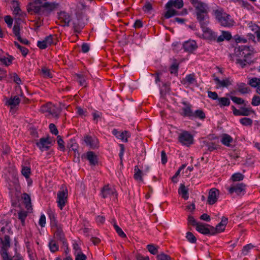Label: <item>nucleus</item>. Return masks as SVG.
<instances>
[{"label": "nucleus", "instance_id": "f257e3e1", "mask_svg": "<svg viewBox=\"0 0 260 260\" xmlns=\"http://www.w3.org/2000/svg\"><path fill=\"white\" fill-rule=\"evenodd\" d=\"M253 50L249 47L241 45L235 47V57L237 64L241 68H244L251 62V55Z\"/></svg>", "mask_w": 260, "mask_h": 260}, {"label": "nucleus", "instance_id": "f03ea898", "mask_svg": "<svg viewBox=\"0 0 260 260\" xmlns=\"http://www.w3.org/2000/svg\"><path fill=\"white\" fill-rule=\"evenodd\" d=\"M58 7V4L55 2H45L42 4L41 0H35L33 3H30L28 10L39 14L48 15Z\"/></svg>", "mask_w": 260, "mask_h": 260}, {"label": "nucleus", "instance_id": "7ed1b4c3", "mask_svg": "<svg viewBox=\"0 0 260 260\" xmlns=\"http://www.w3.org/2000/svg\"><path fill=\"white\" fill-rule=\"evenodd\" d=\"M195 8L197 19L200 22L207 21L209 7L208 5L198 0H190Z\"/></svg>", "mask_w": 260, "mask_h": 260}, {"label": "nucleus", "instance_id": "20e7f679", "mask_svg": "<svg viewBox=\"0 0 260 260\" xmlns=\"http://www.w3.org/2000/svg\"><path fill=\"white\" fill-rule=\"evenodd\" d=\"M214 13L216 19L222 26L230 27L235 25V22L231 16L224 12L222 9L216 10Z\"/></svg>", "mask_w": 260, "mask_h": 260}, {"label": "nucleus", "instance_id": "39448f33", "mask_svg": "<svg viewBox=\"0 0 260 260\" xmlns=\"http://www.w3.org/2000/svg\"><path fill=\"white\" fill-rule=\"evenodd\" d=\"M183 0H169L166 5L167 11L165 14V17L168 19L178 15L177 11L174 8L180 9L183 7Z\"/></svg>", "mask_w": 260, "mask_h": 260}, {"label": "nucleus", "instance_id": "423d86ee", "mask_svg": "<svg viewBox=\"0 0 260 260\" xmlns=\"http://www.w3.org/2000/svg\"><path fill=\"white\" fill-rule=\"evenodd\" d=\"M203 31V37L204 39L210 41H214L217 38V34L210 28L207 27L209 21H205L200 23Z\"/></svg>", "mask_w": 260, "mask_h": 260}, {"label": "nucleus", "instance_id": "0eeeda50", "mask_svg": "<svg viewBox=\"0 0 260 260\" xmlns=\"http://www.w3.org/2000/svg\"><path fill=\"white\" fill-rule=\"evenodd\" d=\"M16 91L17 95H15L10 99H6V105L10 107L11 109L16 108L19 104L20 100L19 96H23V93L19 86L16 87Z\"/></svg>", "mask_w": 260, "mask_h": 260}, {"label": "nucleus", "instance_id": "6e6552de", "mask_svg": "<svg viewBox=\"0 0 260 260\" xmlns=\"http://www.w3.org/2000/svg\"><path fill=\"white\" fill-rule=\"evenodd\" d=\"M68 200V191L67 189H62L57 193L56 203L57 206L62 210Z\"/></svg>", "mask_w": 260, "mask_h": 260}, {"label": "nucleus", "instance_id": "1a4fd4ad", "mask_svg": "<svg viewBox=\"0 0 260 260\" xmlns=\"http://www.w3.org/2000/svg\"><path fill=\"white\" fill-rule=\"evenodd\" d=\"M42 111L46 112L48 115H51L53 117L57 118L60 112L59 107L52 105L51 103L47 104L46 106L42 107Z\"/></svg>", "mask_w": 260, "mask_h": 260}, {"label": "nucleus", "instance_id": "9d476101", "mask_svg": "<svg viewBox=\"0 0 260 260\" xmlns=\"http://www.w3.org/2000/svg\"><path fill=\"white\" fill-rule=\"evenodd\" d=\"M51 228L54 231L55 235L57 239L65 244L64 234L62 230V225L58 223L57 220L52 219Z\"/></svg>", "mask_w": 260, "mask_h": 260}, {"label": "nucleus", "instance_id": "9b49d317", "mask_svg": "<svg viewBox=\"0 0 260 260\" xmlns=\"http://www.w3.org/2000/svg\"><path fill=\"white\" fill-rule=\"evenodd\" d=\"M178 141L182 145L188 146L193 143V137L188 132L183 131L179 135Z\"/></svg>", "mask_w": 260, "mask_h": 260}, {"label": "nucleus", "instance_id": "f8f14e48", "mask_svg": "<svg viewBox=\"0 0 260 260\" xmlns=\"http://www.w3.org/2000/svg\"><path fill=\"white\" fill-rule=\"evenodd\" d=\"M101 195L103 198H112L115 199L116 198L117 194L115 189L112 186H105L101 191Z\"/></svg>", "mask_w": 260, "mask_h": 260}, {"label": "nucleus", "instance_id": "ddd939ff", "mask_svg": "<svg viewBox=\"0 0 260 260\" xmlns=\"http://www.w3.org/2000/svg\"><path fill=\"white\" fill-rule=\"evenodd\" d=\"M55 44V38L52 35L46 37L43 40L38 41L37 42L38 47L41 49H44L47 47Z\"/></svg>", "mask_w": 260, "mask_h": 260}, {"label": "nucleus", "instance_id": "4468645a", "mask_svg": "<svg viewBox=\"0 0 260 260\" xmlns=\"http://www.w3.org/2000/svg\"><path fill=\"white\" fill-rule=\"evenodd\" d=\"M84 141L86 146L90 148L94 149L99 147V142L98 138L93 136L86 135L84 137Z\"/></svg>", "mask_w": 260, "mask_h": 260}, {"label": "nucleus", "instance_id": "2eb2a0df", "mask_svg": "<svg viewBox=\"0 0 260 260\" xmlns=\"http://www.w3.org/2000/svg\"><path fill=\"white\" fill-rule=\"evenodd\" d=\"M181 83L186 87L196 85L197 84V80L194 74H190L187 75L184 78L181 80Z\"/></svg>", "mask_w": 260, "mask_h": 260}, {"label": "nucleus", "instance_id": "dca6fc26", "mask_svg": "<svg viewBox=\"0 0 260 260\" xmlns=\"http://www.w3.org/2000/svg\"><path fill=\"white\" fill-rule=\"evenodd\" d=\"M230 193H235L238 195L241 194L245 191V185L243 183L233 184L231 187L227 188Z\"/></svg>", "mask_w": 260, "mask_h": 260}, {"label": "nucleus", "instance_id": "f3484780", "mask_svg": "<svg viewBox=\"0 0 260 260\" xmlns=\"http://www.w3.org/2000/svg\"><path fill=\"white\" fill-rule=\"evenodd\" d=\"M219 195V191L218 189L213 188L210 189L208 198V202L210 205L215 203Z\"/></svg>", "mask_w": 260, "mask_h": 260}, {"label": "nucleus", "instance_id": "a211bd4d", "mask_svg": "<svg viewBox=\"0 0 260 260\" xmlns=\"http://www.w3.org/2000/svg\"><path fill=\"white\" fill-rule=\"evenodd\" d=\"M112 134L117 139L124 142H127L128 138L130 136V135L127 131L120 132L116 129H113L112 131Z\"/></svg>", "mask_w": 260, "mask_h": 260}, {"label": "nucleus", "instance_id": "6ab92c4d", "mask_svg": "<svg viewBox=\"0 0 260 260\" xmlns=\"http://www.w3.org/2000/svg\"><path fill=\"white\" fill-rule=\"evenodd\" d=\"M58 19L63 26H69L71 20V16L65 12H61L58 14Z\"/></svg>", "mask_w": 260, "mask_h": 260}, {"label": "nucleus", "instance_id": "aec40b11", "mask_svg": "<svg viewBox=\"0 0 260 260\" xmlns=\"http://www.w3.org/2000/svg\"><path fill=\"white\" fill-rule=\"evenodd\" d=\"M51 140L49 138H41L37 143V146L41 151L47 150L50 146Z\"/></svg>", "mask_w": 260, "mask_h": 260}, {"label": "nucleus", "instance_id": "412c9836", "mask_svg": "<svg viewBox=\"0 0 260 260\" xmlns=\"http://www.w3.org/2000/svg\"><path fill=\"white\" fill-rule=\"evenodd\" d=\"M0 242L2 244L1 254L3 257L4 253H8L7 251L10 246V238L8 236H5L4 239L0 238Z\"/></svg>", "mask_w": 260, "mask_h": 260}, {"label": "nucleus", "instance_id": "4be33fe9", "mask_svg": "<svg viewBox=\"0 0 260 260\" xmlns=\"http://www.w3.org/2000/svg\"><path fill=\"white\" fill-rule=\"evenodd\" d=\"M183 47L185 51L189 52L193 51L198 47L196 42L193 40L185 42L183 44Z\"/></svg>", "mask_w": 260, "mask_h": 260}, {"label": "nucleus", "instance_id": "5701e85b", "mask_svg": "<svg viewBox=\"0 0 260 260\" xmlns=\"http://www.w3.org/2000/svg\"><path fill=\"white\" fill-rule=\"evenodd\" d=\"M209 226V225H205L201 223H199L197 224L196 226V230L204 235L211 234L212 235V229H210L208 228L207 226Z\"/></svg>", "mask_w": 260, "mask_h": 260}, {"label": "nucleus", "instance_id": "b1692460", "mask_svg": "<svg viewBox=\"0 0 260 260\" xmlns=\"http://www.w3.org/2000/svg\"><path fill=\"white\" fill-rule=\"evenodd\" d=\"M215 83L219 87H226L231 84V82L228 78L220 80L218 77L214 76Z\"/></svg>", "mask_w": 260, "mask_h": 260}, {"label": "nucleus", "instance_id": "393cba45", "mask_svg": "<svg viewBox=\"0 0 260 260\" xmlns=\"http://www.w3.org/2000/svg\"><path fill=\"white\" fill-rule=\"evenodd\" d=\"M30 173V168L29 167L27 166H22L21 174L26 178L28 185H30L32 182L31 179L29 178Z\"/></svg>", "mask_w": 260, "mask_h": 260}, {"label": "nucleus", "instance_id": "a878e982", "mask_svg": "<svg viewBox=\"0 0 260 260\" xmlns=\"http://www.w3.org/2000/svg\"><path fill=\"white\" fill-rule=\"evenodd\" d=\"M134 178L139 182H143V176L145 175L144 172L140 170L138 166H135L134 169Z\"/></svg>", "mask_w": 260, "mask_h": 260}, {"label": "nucleus", "instance_id": "bb28decb", "mask_svg": "<svg viewBox=\"0 0 260 260\" xmlns=\"http://www.w3.org/2000/svg\"><path fill=\"white\" fill-rule=\"evenodd\" d=\"M183 104L185 106L182 108L181 115L192 119L193 111L191 109L190 106L186 104L185 103H183Z\"/></svg>", "mask_w": 260, "mask_h": 260}, {"label": "nucleus", "instance_id": "cd10ccee", "mask_svg": "<svg viewBox=\"0 0 260 260\" xmlns=\"http://www.w3.org/2000/svg\"><path fill=\"white\" fill-rule=\"evenodd\" d=\"M232 38V35L228 31H222L221 35L217 37L215 40H216L217 42L220 43L224 40H230Z\"/></svg>", "mask_w": 260, "mask_h": 260}, {"label": "nucleus", "instance_id": "c85d7f7f", "mask_svg": "<svg viewBox=\"0 0 260 260\" xmlns=\"http://www.w3.org/2000/svg\"><path fill=\"white\" fill-rule=\"evenodd\" d=\"M86 157L91 165H95L98 163V157L92 151H88L86 154Z\"/></svg>", "mask_w": 260, "mask_h": 260}, {"label": "nucleus", "instance_id": "c756f323", "mask_svg": "<svg viewBox=\"0 0 260 260\" xmlns=\"http://www.w3.org/2000/svg\"><path fill=\"white\" fill-rule=\"evenodd\" d=\"M233 140V138L228 134H224L221 136V142L226 146H230Z\"/></svg>", "mask_w": 260, "mask_h": 260}, {"label": "nucleus", "instance_id": "7c9ffc66", "mask_svg": "<svg viewBox=\"0 0 260 260\" xmlns=\"http://www.w3.org/2000/svg\"><path fill=\"white\" fill-rule=\"evenodd\" d=\"M178 193L184 200L188 199V189L183 184H181L178 189Z\"/></svg>", "mask_w": 260, "mask_h": 260}, {"label": "nucleus", "instance_id": "2f4dec72", "mask_svg": "<svg viewBox=\"0 0 260 260\" xmlns=\"http://www.w3.org/2000/svg\"><path fill=\"white\" fill-rule=\"evenodd\" d=\"M48 246L49 249L52 252H55L58 250L59 247L57 244L56 241L55 240L51 239L50 240L48 243Z\"/></svg>", "mask_w": 260, "mask_h": 260}, {"label": "nucleus", "instance_id": "473e14b6", "mask_svg": "<svg viewBox=\"0 0 260 260\" xmlns=\"http://www.w3.org/2000/svg\"><path fill=\"white\" fill-rule=\"evenodd\" d=\"M218 104L220 107L228 106L230 104V101L228 98L223 97L218 99Z\"/></svg>", "mask_w": 260, "mask_h": 260}, {"label": "nucleus", "instance_id": "72a5a7b5", "mask_svg": "<svg viewBox=\"0 0 260 260\" xmlns=\"http://www.w3.org/2000/svg\"><path fill=\"white\" fill-rule=\"evenodd\" d=\"M247 27L249 30H251L256 34V35L260 31V28L255 24L250 22L247 24Z\"/></svg>", "mask_w": 260, "mask_h": 260}, {"label": "nucleus", "instance_id": "f704fd0d", "mask_svg": "<svg viewBox=\"0 0 260 260\" xmlns=\"http://www.w3.org/2000/svg\"><path fill=\"white\" fill-rule=\"evenodd\" d=\"M225 226L221 224L220 222L219 223L215 229L211 226L212 229V235H214L217 233H220L223 232L225 229Z\"/></svg>", "mask_w": 260, "mask_h": 260}, {"label": "nucleus", "instance_id": "c9c22d12", "mask_svg": "<svg viewBox=\"0 0 260 260\" xmlns=\"http://www.w3.org/2000/svg\"><path fill=\"white\" fill-rule=\"evenodd\" d=\"M13 32L17 39H20V27L19 23L16 22L13 28Z\"/></svg>", "mask_w": 260, "mask_h": 260}, {"label": "nucleus", "instance_id": "e433bc0d", "mask_svg": "<svg viewBox=\"0 0 260 260\" xmlns=\"http://www.w3.org/2000/svg\"><path fill=\"white\" fill-rule=\"evenodd\" d=\"M13 5V14L16 15H21V10L19 6V4L17 1H13L12 3Z\"/></svg>", "mask_w": 260, "mask_h": 260}, {"label": "nucleus", "instance_id": "4c0bfd02", "mask_svg": "<svg viewBox=\"0 0 260 260\" xmlns=\"http://www.w3.org/2000/svg\"><path fill=\"white\" fill-rule=\"evenodd\" d=\"M205 117V114L201 110H197L195 112H193L192 119L198 118L203 119Z\"/></svg>", "mask_w": 260, "mask_h": 260}, {"label": "nucleus", "instance_id": "58836bf2", "mask_svg": "<svg viewBox=\"0 0 260 260\" xmlns=\"http://www.w3.org/2000/svg\"><path fill=\"white\" fill-rule=\"evenodd\" d=\"M41 75L44 78H52V75L49 69L43 67L41 69Z\"/></svg>", "mask_w": 260, "mask_h": 260}, {"label": "nucleus", "instance_id": "ea45409f", "mask_svg": "<svg viewBox=\"0 0 260 260\" xmlns=\"http://www.w3.org/2000/svg\"><path fill=\"white\" fill-rule=\"evenodd\" d=\"M249 84L251 87L257 88L260 85V78H251L249 80Z\"/></svg>", "mask_w": 260, "mask_h": 260}, {"label": "nucleus", "instance_id": "a19ab883", "mask_svg": "<svg viewBox=\"0 0 260 260\" xmlns=\"http://www.w3.org/2000/svg\"><path fill=\"white\" fill-rule=\"evenodd\" d=\"M77 77V80L78 82L80 83V84L83 86H86V78L85 76L83 74H78L76 75Z\"/></svg>", "mask_w": 260, "mask_h": 260}, {"label": "nucleus", "instance_id": "79ce46f5", "mask_svg": "<svg viewBox=\"0 0 260 260\" xmlns=\"http://www.w3.org/2000/svg\"><path fill=\"white\" fill-rule=\"evenodd\" d=\"M27 215V213L24 211H21L18 213V219L21 220L22 225L25 224V220Z\"/></svg>", "mask_w": 260, "mask_h": 260}, {"label": "nucleus", "instance_id": "37998d69", "mask_svg": "<svg viewBox=\"0 0 260 260\" xmlns=\"http://www.w3.org/2000/svg\"><path fill=\"white\" fill-rule=\"evenodd\" d=\"M10 189H12L13 188H15L16 189H18L19 188L18 179L16 177H14L12 181L9 183Z\"/></svg>", "mask_w": 260, "mask_h": 260}, {"label": "nucleus", "instance_id": "c03bdc74", "mask_svg": "<svg viewBox=\"0 0 260 260\" xmlns=\"http://www.w3.org/2000/svg\"><path fill=\"white\" fill-rule=\"evenodd\" d=\"M186 238L191 243H195L197 241L196 237L191 232H188L186 234Z\"/></svg>", "mask_w": 260, "mask_h": 260}, {"label": "nucleus", "instance_id": "a18cd8bd", "mask_svg": "<svg viewBox=\"0 0 260 260\" xmlns=\"http://www.w3.org/2000/svg\"><path fill=\"white\" fill-rule=\"evenodd\" d=\"M15 46L20 50L21 53L24 56H25L28 53V49L24 47L21 46L18 42H15Z\"/></svg>", "mask_w": 260, "mask_h": 260}, {"label": "nucleus", "instance_id": "49530a36", "mask_svg": "<svg viewBox=\"0 0 260 260\" xmlns=\"http://www.w3.org/2000/svg\"><path fill=\"white\" fill-rule=\"evenodd\" d=\"M3 260H23L22 258L20 255H16L13 256L11 258H9L8 253L5 252L3 254Z\"/></svg>", "mask_w": 260, "mask_h": 260}, {"label": "nucleus", "instance_id": "de8ad7c7", "mask_svg": "<svg viewBox=\"0 0 260 260\" xmlns=\"http://www.w3.org/2000/svg\"><path fill=\"white\" fill-rule=\"evenodd\" d=\"M178 69V64L177 62H174L170 68V72L172 74L177 75Z\"/></svg>", "mask_w": 260, "mask_h": 260}, {"label": "nucleus", "instance_id": "09e8293b", "mask_svg": "<svg viewBox=\"0 0 260 260\" xmlns=\"http://www.w3.org/2000/svg\"><path fill=\"white\" fill-rule=\"evenodd\" d=\"M148 251L152 254L155 255L158 252L157 247L153 244H149L147 246Z\"/></svg>", "mask_w": 260, "mask_h": 260}, {"label": "nucleus", "instance_id": "8fccbe9b", "mask_svg": "<svg viewBox=\"0 0 260 260\" xmlns=\"http://www.w3.org/2000/svg\"><path fill=\"white\" fill-rule=\"evenodd\" d=\"M240 122L243 125L248 126L252 124V120L249 118H243L240 120Z\"/></svg>", "mask_w": 260, "mask_h": 260}, {"label": "nucleus", "instance_id": "3c124183", "mask_svg": "<svg viewBox=\"0 0 260 260\" xmlns=\"http://www.w3.org/2000/svg\"><path fill=\"white\" fill-rule=\"evenodd\" d=\"M57 142L59 146V149L61 151H64L65 149L64 142L60 136H57Z\"/></svg>", "mask_w": 260, "mask_h": 260}, {"label": "nucleus", "instance_id": "603ef678", "mask_svg": "<svg viewBox=\"0 0 260 260\" xmlns=\"http://www.w3.org/2000/svg\"><path fill=\"white\" fill-rule=\"evenodd\" d=\"M243 179V175L239 173H235L232 176V179L233 181H241Z\"/></svg>", "mask_w": 260, "mask_h": 260}, {"label": "nucleus", "instance_id": "864d4df0", "mask_svg": "<svg viewBox=\"0 0 260 260\" xmlns=\"http://www.w3.org/2000/svg\"><path fill=\"white\" fill-rule=\"evenodd\" d=\"M75 260H86L87 257L82 252L74 254Z\"/></svg>", "mask_w": 260, "mask_h": 260}, {"label": "nucleus", "instance_id": "5fc2aeb1", "mask_svg": "<svg viewBox=\"0 0 260 260\" xmlns=\"http://www.w3.org/2000/svg\"><path fill=\"white\" fill-rule=\"evenodd\" d=\"M114 229L116 231L117 233L121 237H125L126 236L125 234L122 231L121 228H120L116 224L114 223L113 224Z\"/></svg>", "mask_w": 260, "mask_h": 260}, {"label": "nucleus", "instance_id": "6e6d98bb", "mask_svg": "<svg viewBox=\"0 0 260 260\" xmlns=\"http://www.w3.org/2000/svg\"><path fill=\"white\" fill-rule=\"evenodd\" d=\"M234 40L235 42L237 43H245L247 42V39L244 37L240 36L238 35H236L234 36Z\"/></svg>", "mask_w": 260, "mask_h": 260}, {"label": "nucleus", "instance_id": "4d7b16f0", "mask_svg": "<svg viewBox=\"0 0 260 260\" xmlns=\"http://www.w3.org/2000/svg\"><path fill=\"white\" fill-rule=\"evenodd\" d=\"M0 61L6 66H9L12 61L10 57H1Z\"/></svg>", "mask_w": 260, "mask_h": 260}, {"label": "nucleus", "instance_id": "13d9d810", "mask_svg": "<svg viewBox=\"0 0 260 260\" xmlns=\"http://www.w3.org/2000/svg\"><path fill=\"white\" fill-rule=\"evenodd\" d=\"M5 22L7 24L9 27H11L13 24V20L10 16H6L4 18Z\"/></svg>", "mask_w": 260, "mask_h": 260}, {"label": "nucleus", "instance_id": "bf43d9fd", "mask_svg": "<svg viewBox=\"0 0 260 260\" xmlns=\"http://www.w3.org/2000/svg\"><path fill=\"white\" fill-rule=\"evenodd\" d=\"M23 198L24 199V200L25 201V203L26 204V207L27 208V209L28 210L29 209V206L30 204V197L29 196L26 194V193H24L23 194Z\"/></svg>", "mask_w": 260, "mask_h": 260}, {"label": "nucleus", "instance_id": "052dcab7", "mask_svg": "<svg viewBox=\"0 0 260 260\" xmlns=\"http://www.w3.org/2000/svg\"><path fill=\"white\" fill-rule=\"evenodd\" d=\"M39 225L42 227H44L46 224V217L44 214H41L39 221Z\"/></svg>", "mask_w": 260, "mask_h": 260}, {"label": "nucleus", "instance_id": "680f3d73", "mask_svg": "<svg viewBox=\"0 0 260 260\" xmlns=\"http://www.w3.org/2000/svg\"><path fill=\"white\" fill-rule=\"evenodd\" d=\"M157 260H170V257L164 253H160L157 256Z\"/></svg>", "mask_w": 260, "mask_h": 260}, {"label": "nucleus", "instance_id": "e2e57ef3", "mask_svg": "<svg viewBox=\"0 0 260 260\" xmlns=\"http://www.w3.org/2000/svg\"><path fill=\"white\" fill-rule=\"evenodd\" d=\"M251 104L253 106H257L260 104V97L258 96H254L252 98Z\"/></svg>", "mask_w": 260, "mask_h": 260}, {"label": "nucleus", "instance_id": "0e129e2a", "mask_svg": "<svg viewBox=\"0 0 260 260\" xmlns=\"http://www.w3.org/2000/svg\"><path fill=\"white\" fill-rule=\"evenodd\" d=\"M49 129H50L51 133L52 134H54L55 135H57L58 134V130L54 124L50 123L49 124Z\"/></svg>", "mask_w": 260, "mask_h": 260}, {"label": "nucleus", "instance_id": "69168bd1", "mask_svg": "<svg viewBox=\"0 0 260 260\" xmlns=\"http://www.w3.org/2000/svg\"><path fill=\"white\" fill-rule=\"evenodd\" d=\"M231 99L233 102L237 104H242L244 102V101L241 98L236 96H231Z\"/></svg>", "mask_w": 260, "mask_h": 260}, {"label": "nucleus", "instance_id": "338daca9", "mask_svg": "<svg viewBox=\"0 0 260 260\" xmlns=\"http://www.w3.org/2000/svg\"><path fill=\"white\" fill-rule=\"evenodd\" d=\"M188 222L189 224L194 225L197 226V224L199 223L196 220L191 216H189L188 217Z\"/></svg>", "mask_w": 260, "mask_h": 260}, {"label": "nucleus", "instance_id": "774afa93", "mask_svg": "<svg viewBox=\"0 0 260 260\" xmlns=\"http://www.w3.org/2000/svg\"><path fill=\"white\" fill-rule=\"evenodd\" d=\"M12 78L13 79L14 81L18 85H20L22 83L21 79L16 74H13Z\"/></svg>", "mask_w": 260, "mask_h": 260}]
</instances>
